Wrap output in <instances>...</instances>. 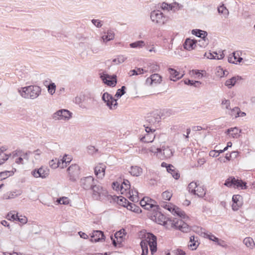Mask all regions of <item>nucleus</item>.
Returning <instances> with one entry per match:
<instances>
[{"label":"nucleus","mask_w":255,"mask_h":255,"mask_svg":"<svg viewBox=\"0 0 255 255\" xmlns=\"http://www.w3.org/2000/svg\"><path fill=\"white\" fill-rule=\"evenodd\" d=\"M156 237L153 234L147 233L145 235L144 239L142 240L140 245L142 249L141 255H147L148 252V246L149 247L152 255L157 251Z\"/></svg>","instance_id":"1"},{"label":"nucleus","mask_w":255,"mask_h":255,"mask_svg":"<svg viewBox=\"0 0 255 255\" xmlns=\"http://www.w3.org/2000/svg\"><path fill=\"white\" fill-rule=\"evenodd\" d=\"M20 95L24 99L35 100L41 94V88L37 85H30L18 89Z\"/></svg>","instance_id":"2"},{"label":"nucleus","mask_w":255,"mask_h":255,"mask_svg":"<svg viewBox=\"0 0 255 255\" xmlns=\"http://www.w3.org/2000/svg\"><path fill=\"white\" fill-rule=\"evenodd\" d=\"M150 18L152 22L159 26L166 24L168 21V17L159 10L151 11Z\"/></svg>","instance_id":"3"},{"label":"nucleus","mask_w":255,"mask_h":255,"mask_svg":"<svg viewBox=\"0 0 255 255\" xmlns=\"http://www.w3.org/2000/svg\"><path fill=\"white\" fill-rule=\"evenodd\" d=\"M72 117V113L68 110L61 109L55 112L52 116L54 120L68 121Z\"/></svg>","instance_id":"4"},{"label":"nucleus","mask_w":255,"mask_h":255,"mask_svg":"<svg viewBox=\"0 0 255 255\" xmlns=\"http://www.w3.org/2000/svg\"><path fill=\"white\" fill-rule=\"evenodd\" d=\"M166 224L171 226V229H176L183 232H187L189 230L188 225L181 219H174L169 221Z\"/></svg>","instance_id":"5"},{"label":"nucleus","mask_w":255,"mask_h":255,"mask_svg":"<svg viewBox=\"0 0 255 255\" xmlns=\"http://www.w3.org/2000/svg\"><path fill=\"white\" fill-rule=\"evenodd\" d=\"M91 189L93 191L92 196L93 198L96 200H100L107 194V190L99 185L95 184Z\"/></svg>","instance_id":"6"},{"label":"nucleus","mask_w":255,"mask_h":255,"mask_svg":"<svg viewBox=\"0 0 255 255\" xmlns=\"http://www.w3.org/2000/svg\"><path fill=\"white\" fill-rule=\"evenodd\" d=\"M224 185L228 187H241L242 189H246L247 188L245 183H244L241 180L236 179L234 177H230L228 178L225 181Z\"/></svg>","instance_id":"7"},{"label":"nucleus","mask_w":255,"mask_h":255,"mask_svg":"<svg viewBox=\"0 0 255 255\" xmlns=\"http://www.w3.org/2000/svg\"><path fill=\"white\" fill-rule=\"evenodd\" d=\"M31 174L35 178L45 179L49 175V169L46 166H42L39 168L33 170L31 171Z\"/></svg>","instance_id":"8"},{"label":"nucleus","mask_w":255,"mask_h":255,"mask_svg":"<svg viewBox=\"0 0 255 255\" xmlns=\"http://www.w3.org/2000/svg\"><path fill=\"white\" fill-rule=\"evenodd\" d=\"M102 99L110 109L115 110L117 108L118 103L117 100L111 95L108 93H105L103 95Z\"/></svg>","instance_id":"9"},{"label":"nucleus","mask_w":255,"mask_h":255,"mask_svg":"<svg viewBox=\"0 0 255 255\" xmlns=\"http://www.w3.org/2000/svg\"><path fill=\"white\" fill-rule=\"evenodd\" d=\"M161 206L170 211L174 215L176 214L183 218H184L185 217V213L184 211L173 205L167 203H163Z\"/></svg>","instance_id":"10"},{"label":"nucleus","mask_w":255,"mask_h":255,"mask_svg":"<svg viewBox=\"0 0 255 255\" xmlns=\"http://www.w3.org/2000/svg\"><path fill=\"white\" fill-rule=\"evenodd\" d=\"M69 175V179L72 181H75L80 174V167L76 164H72L67 169Z\"/></svg>","instance_id":"11"},{"label":"nucleus","mask_w":255,"mask_h":255,"mask_svg":"<svg viewBox=\"0 0 255 255\" xmlns=\"http://www.w3.org/2000/svg\"><path fill=\"white\" fill-rule=\"evenodd\" d=\"M81 185L86 190L91 189L95 183L94 178L91 176L83 178L81 179Z\"/></svg>","instance_id":"12"},{"label":"nucleus","mask_w":255,"mask_h":255,"mask_svg":"<svg viewBox=\"0 0 255 255\" xmlns=\"http://www.w3.org/2000/svg\"><path fill=\"white\" fill-rule=\"evenodd\" d=\"M101 78L103 82L107 85L110 86H115L117 83L116 76H110L106 74H102L101 75Z\"/></svg>","instance_id":"13"},{"label":"nucleus","mask_w":255,"mask_h":255,"mask_svg":"<svg viewBox=\"0 0 255 255\" xmlns=\"http://www.w3.org/2000/svg\"><path fill=\"white\" fill-rule=\"evenodd\" d=\"M106 166L103 163H99L94 168V173L97 178L103 179L105 175Z\"/></svg>","instance_id":"14"},{"label":"nucleus","mask_w":255,"mask_h":255,"mask_svg":"<svg viewBox=\"0 0 255 255\" xmlns=\"http://www.w3.org/2000/svg\"><path fill=\"white\" fill-rule=\"evenodd\" d=\"M86 96L82 94L77 95L74 99L73 102L82 109H87L88 106L85 104Z\"/></svg>","instance_id":"15"},{"label":"nucleus","mask_w":255,"mask_h":255,"mask_svg":"<svg viewBox=\"0 0 255 255\" xmlns=\"http://www.w3.org/2000/svg\"><path fill=\"white\" fill-rule=\"evenodd\" d=\"M160 150H161V153H160V157H159L162 159L169 158L173 155V150L168 146H162L160 147Z\"/></svg>","instance_id":"16"},{"label":"nucleus","mask_w":255,"mask_h":255,"mask_svg":"<svg viewBox=\"0 0 255 255\" xmlns=\"http://www.w3.org/2000/svg\"><path fill=\"white\" fill-rule=\"evenodd\" d=\"M232 201V209L234 211H237L243 205V198L240 195H233Z\"/></svg>","instance_id":"17"},{"label":"nucleus","mask_w":255,"mask_h":255,"mask_svg":"<svg viewBox=\"0 0 255 255\" xmlns=\"http://www.w3.org/2000/svg\"><path fill=\"white\" fill-rule=\"evenodd\" d=\"M12 158H15L14 161L16 164H23V160L25 159L28 160V156L27 153H22L21 152H18V153H13Z\"/></svg>","instance_id":"18"},{"label":"nucleus","mask_w":255,"mask_h":255,"mask_svg":"<svg viewBox=\"0 0 255 255\" xmlns=\"http://www.w3.org/2000/svg\"><path fill=\"white\" fill-rule=\"evenodd\" d=\"M155 219L156 222H157L158 224L163 225L167 229H171V226L168 225V224H166V223L169 221H173V220L171 219H168L167 220H165V218L164 216L160 214H157Z\"/></svg>","instance_id":"19"},{"label":"nucleus","mask_w":255,"mask_h":255,"mask_svg":"<svg viewBox=\"0 0 255 255\" xmlns=\"http://www.w3.org/2000/svg\"><path fill=\"white\" fill-rule=\"evenodd\" d=\"M161 81V77L158 74H154L146 80V84L151 85L152 84L160 83Z\"/></svg>","instance_id":"20"},{"label":"nucleus","mask_w":255,"mask_h":255,"mask_svg":"<svg viewBox=\"0 0 255 255\" xmlns=\"http://www.w3.org/2000/svg\"><path fill=\"white\" fill-rule=\"evenodd\" d=\"M168 71L170 75L169 79L171 81H176L181 78L183 76V74L180 75L179 72L173 68H168Z\"/></svg>","instance_id":"21"},{"label":"nucleus","mask_w":255,"mask_h":255,"mask_svg":"<svg viewBox=\"0 0 255 255\" xmlns=\"http://www.w3.org/2000/svg\"><path fill=\"white\" fill-rule=\"evenodd\" d=\"M241 130L237 127L231 128H229L226 133L231 137L237 138L240 136Z\"/></svg>","instance_id":"22"},{"label":"nucleus","mask_w":255,"mask_h":255,"mask_svg":"<svg viewBox=\"0 0 255 255\" xmlns=\"http://www.w3.org/2000/svg\"><path fill=\"white\" fill-rule=\"evenodd\" d=\"M243 60L242 57H240L238 52H233L230 54L228 57V62L231 63L238 64L241 62Z\"/></svg>","instance_id":"23"},{"label":"nucleus","mask_w":255,"mask_h":255,"mask_svg":"<svg viewBox=\"0 0 255 255\" xmlns=\"http://www.w3.org/2000/svg\"><path fill=\"white\" fill-rule=\"evenodd\" d=\"M104 235L103 233L101 231H94L91 236V241L92 242H97L104 240Z\"/></svg>","instance_id":"24"},{"label":"nucleus","mask_w":255,"mask_h":255,"mask_svg":"<svg viewBox=\"0 0 255 255\" xmlns=\"http://www.w3.org/2000/svg\"><path fill=\"white\" fill-rule=\"evenodd\" d=\"M197 40L187 38L184 43V48L189 51L194 49L196 46Z\"/></svg>","instance_id":"25"},{"label":"nucleus","mask_w":255,"mask_h":255,"mask_svg":"<svg viewBox=\"0 0 255 255\" xmlns=\"http://www.w3.org/2000/svg\"><path fill=\"white\" fill-rule=\"evenodd\" d=\"M242 79L241 77L237 76L235 77H233L231 78L226 81L225 83V85L227 86L228 88L230 89L232 88L236 83L239 80H241Z\"/></svg>","instance_id":"26"},{"label":"nucleus","mask_w":255,"mask_h":255,"mask_svg":"<svg viewBox=\"0 0 255 255\" xmlns=\"http://www.w3.org/2000/svg\"><path fill=\"white\" fill-rule=\"evenodd\" d=\"M130 188L129 182L128 180H124L120 185V192L122 194H127Z\"/></svg>","instance_id":"27"},{"label":"nucleus","mask_w":255,"mask_h":255,"mask_svg":"<svg viewBox=\"0 0 255 255\" xmlns=\"http://www.w3.org/2000/svg\"><path fill=\"white\" fill-rule=\"evenodd\" d=\"M155 138V134L154 133H146L143 136L140 138L141 141L143 142H151L153 141Z\"/></svg>","instance_id":"28"},{"label":"nucleus","mask_w":255,"mask_h":255,"mask_svg":"<svg viewBox=\"0 0 255 255\" xmlns=\"http://www.w3.org/2000/svg\"><path fill=\"white\" fill-rule=\"evenodd\" d=\"M128 194L129 195V196H128V197L129 198L130 201L133 202L138 201V193L136 190L130 189L128 191Z\"/></svg>","instance_id":"29"},{"label":"nucleus","mask_w":255,"mask_h":255,"mask_svg":"<svg viewBox=\"0 0 255 255\" xmlns=\"http://www.w3.org/2000/svg\"><path fill=\"white\" fill-rule=\"evenodd\" d=\"M124 206L126 207L128 210L135 213H138L141 212V210L139 207L133 203H130L128 202L127 203H126V205H124Z\"/></svg>","instance_id":"30"},{"label":"nucleus","mask_w":255,"mask_h":255,"mask_svg":"<svg viewBox=\"0 0 255 255\" xmlns=\"http://www.w3.org/2000/svg\"><path fill=\"white\" fill-rule=\"evenodd\" d=\"M129 172L130 174L133 176H139L141 174L142 172V169L139 166H132L130 167Z\"/></svg>","instance_id":"31"},{"label":"nucleus","mask_w":255,"mask_h":255,"mask_svg":"<svg viewBox=\"0 0 255 255\" xmlns=\"http://www.w3.org/2000/svg\"><path fill=\"white\" fill-rule=\"evenodd\" d=\"M115 33L112 30H109L102 36V38L104 42H106L114 39Z\"/></svg>","instance_id":"32"},{"label":"nucleus","mask_w":255,"mask_h":255,"mask_svg":"<svg viewBox=\"0 0 255 255\" xmlns=\"http://www.w3.org/2000/svg\"><path fill=\"white\" fill-rule=\"evenodd\" d=\"M229 74V72L226 70H224L221 66H218L216 68L215 74L219 78L226 77Z\"/></svg>","instance_id":"33"},{"label":"nucleus","mask_w":255,"mask_h":255,"mask_svg":"<svg viewBox=\"0 0 255 255\" xmlns=\"http://www.w3.org/2000/svg\"><path fill=\"white\" fill-rule=\"evenodd\" d=\"M166 170L168 173H170L172 175V177L174 178L175 179L179 178V174L175 170V168L173 165L168 164V166H166Z\"/></svg>","instance_id":"34"},{"label":"nucleus","mask_w":255,"mask_h":255,"mask_svg":"<svg viewBox=\"0 0 255 255\" xmlns=\"http://www.w3.org/2000/svg\"><path fill=\"white\" fill-rule=\"evenodd\" d=\"M146 202H154V201L149 199L148 197H144L140 201V206L143 207L144 209L146 210H149L151 209V204H146Z\"/></svg>","instance_id":"35"},{"label":"nucleus","mask_w":255,"mask_h":255,"mask_svg":"<svg viewBox=\"0 0 255 255\" xmlns=\"http://www.w3.org/2000/svg\"><path fill=\"white\" fill-rule=\"evenodd\" d=\"M192 34L195 35L201 39L206 38V36H207V32L206 31L200 29L192 30Z\"/></svg>","instance_id":"36"},{"label":"nucleus","mask_w":255,"mask_h":255,"mask_svg":"<svg viewBox=\"0 0 255 255\" xmlns=\"http://www.w3.org/2000/svg\"><path fill=\"white\" fill-rule=\"evenodd\" d=\"M196 188L197 190H195L196 191L193 194L199 197H203L206 194L205 190L203 187L198 185Z\"/></svg>","instance_id":"37"},{"label":"nucleus","mask_w":255,"mask_h":255,"mask_svg":"<svg viewBox=\"0 0 255 255\" xmlns=\"http://www.w3.org/2000/svg\"><path fill=\"white\" fill-rule=\"evenodd\" d=\"M15 171L16 169H14V170L11 171H5L0 172V180H2L8 176L12 175Z\"/></svg>","instance_id":"38"},{"label":"nucleus","mask_w":255,"mask_h":255,"mask_svg":"<svg viewBox=\"0 0 255 255\" xmlns=\"http://www.w3.org/2000/svg\"><path fill=\"white\" fill-rule=\"evenodd\" d=\"M205 56H206L207 58L210 59H218L220 60L222 59L224 57V54L223 53V52H221V53L219 55V56H217L216 57V56H214V53H205Z\"/></svg>","instance_id":"39"},{"label":"nucleus","mask_w":255,"mask_h":255,"mask_svg":"<svg viewBox=\"0 0 255 255\" xmlns=\"http://www.w3.org/2000/svg\"><path fill=\"white\" fill-rule=\"evenodd\" d=\"M243 243L248 248H250L251 249H253L255 245V243L253 239L251 237H247L245 238L243 241Z\"/></svg>","instance_id":"40"},{"label":"nucleus","mask_w":255,"mask_h":255,"mask_svg":"<svg viewBox=\"0 0 255 255\" xmlns=\"http://www.w3.org/2000/svg\"><path fill=\"white\" fill-rule=\"evenodd\" d=\"M183 5L177 2L170 3V11L175 12L182 8Z\"/></svg>","instance_id":"41"},{"label":"nucleus","mask_w":255,"mask_h":255,"mask_svg":"<svg viewBox=\"0 0 255 255\" xmlns=\"http://www.w3.org/2000/svg\"><path fill=\"white\" fill-rule=\"evenodd\" d=\"M145 46V43L142 40H139L129 44V46L132 48H141Z\"/></svg>","instance_id":"42"},{"label":"nucleus","mask_w":255,"mask_h":255,"mask_svg":"<svg viewBox=\"0 0 255 255\" xmlns=\"http://www.w3.org/2000/svg\"><path fill=\"white\" fill-rule=\"evenodd\" d=\"M221 106L223 109L229 110L231 108V102L229 100L223 98L222 99Z\"/></svg>","instance_id":"43"},{"label":"nucleus","mask_w":255,"mask_h":255,"mask_svg":"<svg viewBox=\"0 0 255 255\" xmlns=\"http://www.w3.org/2000/svg\"><path fill=\"white\" fill-rule=\"evenodd\" d=\"M239 110L240 108L237 107H234L233 109L230 108V109L229 110V112H228V114L231 117L237 118L239 117Z\"/></svg>","instance_id":"44"},{"label":"nucleus","mask_w":255,"mask_h":255,"mask_svg":"<svg viewBox=\"0 0 255 255\" xmlns=\"http://www.w3.org/2000/svg\"><path fill=\"white\" fill-rule=\"evenodd\" d=\"M17 215V213L15 211H11L7 214L6 218L11 221H16Z\"/></svg>","instance_id":"45"},{"label":"nucleus","mask_w":255,"mask_h":255,"mask_svg":"<svg viewBox=\"0 0 255 255\" xmlns=\"http://www.w3.org/2000/svg\"><path fill=\"white\" fill-rule=\"evenodd\" d=\"M146 72L147 71L144 70L142 68H138L135 69L130 70L129 72V74L130 76L133 75H138L143 74L144 73Z\"/></svg>","instance_id":"46"},{"label":"nucleus","mask_w":255,"mask_h":255,"mask_svg":"<svg viewBox=\"0 0 255 255\" xmlns=\"http://www.w3.org/2000/svg\"><path fill=\"white\" fill-rule=\"evenodd\" d=\"M127 59V57L124 55H119L116 58L113 60V62L116 64H119L124 62Z\"/></svg>","instance_id":"47"},{"label":"nucleus","mask_w":255,"mask_h":255,"mask_svg":"<svg viewBox=\"0 0 255 255\" xmlns=\"http://www.w3.org/2000/svg\"><path fill=\"white\" fill-rule=\"evenodd\" d=\"M173 195L172 192L169 190H166L162 193V198L165 200L169 201Z\"/></svg>","instance_id":"48"},{"label":"nucleus","mask_w":255,"mask_h":255,"mask_svg":"<svg viewBox=\"0 0 255 255\" xmlns=\"http://www.w3.org/2000/svg\"><path fill=\"white\" fill-rule=\"evenodd\" d=\"M218 11L219 13L223 14L225 17H227L229 13L228 9L224 5L220 6L218 7Z\"/></svg>","instance_id":"49"},{"label":"nucleus","mask_w":255,"mask_h":255,"mask_svg":"<svg viewBox=\"0 0 255 255\" xmlns=\"http://www.w3.org/2000/svg\"><path fill=\"white\" fill-rule=\"evenodd\" d=\"M198 185H197V183L195 182H191L188 186V191L191 193H195V188L197 187Z\"/></svg>","instance_id":"50"},{"label":"nucleus","mask_w":255,"mask_h":255,"mask_svg":"<svg viewBox=\"0 0 255 255\" xmlns=\"http://www.w3.org/2000/svg\"><path fill=\"white\" fill-rule=\"evenodd\" d=\"M56 85L54 83H51L48 86V93L51 95H53L56 91Z\"/></svg>","instance_id":"51"},{"label":"nucleus","mask_w":255,"mask_h":255,"mask_svg":"<svg viewBox=\"0 0 255 255\" xmlns=\"http://www.w3.org/2000/svg\"><path fill=\"white\" fill-rule=\"evenodd\" d=\"M190 244L188 245L191 248H192V250H195L198 244L196 243V242L195 241V237L194 236H191L190 237Z\"/></svg>","instance_id":"52"},{"label":"nucleus","mask_w":255,"mask_h":255,"mask_svg":"<svg viewBox=\"0 0 255 255\" xmlns=\"http://www.w3.org/2000/svg\"><path fill=\"white\" fill-rule=\"evenodd\" d=\"M204 237L208 238L211 241H212L216 243L219 240V238L215 237L214 235L212 234L211 233H204Z\"/></svg>","instance_id":"53"},{"label":"nucleus","mask_w":255,"mask_h":255,"mask_svg":"<svg viewBox=\"0 0 255 255\" xmlns=\"http://www.w3.org/2000/svg\"><path fill=\"white\" fill-rule=\"evenodd\" d=\"M149 151L151 152L154 153V154L156 153L158 157H160V153H161L160 148H156L154 146H151L149 148Z\"/></svg>","instance_id":"54"},{"label":"nucleus","mask_w":255,"mask_h":255,"mask_svg":"<svg viewBox=\"0 0 255 255\" xmlns=\"http://www.w3.org/2000/svg\"><path fill=\"white\" fill-rule=\"evenodd\" d=\"M126 89V87L123 86L122 87L121 89H119L117 90V93L115 95V97L117 98H121L123 95L125 93V89Z\"/></svg>","instance_id":"55"},{"label":"nucleus","mask_w":255,"mask_h":255,"mask_svg":"<svg viewBox=\"0 0 255 255\" xmlns=\"http://www.w3.org/2000/svg\"><path fill=\"white\" fill-rule=\"evenodd\" d=\"M49 165L53 169H56L59 167L58 159L55 158V159L51 160L49 162Z\"/></svg>","instance_id":"56"},{"label":"nucleus","mask_w":255,"mask_h":255,"mask_svg":"<svg viewBox=\"0 0 255 255\" xmlns=\"http://www.w3.org/2000/svg\"><path fill=\"white\" fill-rule=\"evenodd\" d=\"M56 202L58 204H63V205H67L69 203V200L67 197H63L62 198H60L56 200Z\"/></svg>","instance_id":"57"},{"label":"nucleus","mask_w":255,"mask_h":255,"mask_svg":"<svg viewBox=\"0 0 255 255\" xmlns=\"http://www.w3.org/2000/svg\"><path fill=\"white\" fill-rule=\"evenodd\" d=\"M208 43V40L206 38L201 39L197 41V43H196V45H199L202 47H205Z\"/></svg>","instance_id":"58"},{"label":"nucleus","mask_w":255,"mask_h":255,"mask_svg":"<svg viewBox=\"0 0 255 255\" xmlns=\"http://www.w3.org/2000/svg\"><path fill=\"white\" fill-rule=\"evenodd\" d=\"M16 221L19 222L21 225H24L27 223L28 220L25 216H18L17 215Z\"/></svg>","instance_id":"59"},{"label":"nucleus","mask_w":255,"mask_h":255,"mask_svg":"<svg viewBox=\"0 0 255 255\" xmlns=\"http://www.w3.org/2000/svg\"><path fill=\"white\" fill-rule=\"evenodd\" d=\"M91 21L92 23L98 28L101 27L103 25V22L99 19H93Z\"/></svg>","instance_id":"60"},{"label":"nucleus","mask_w":255,"mask_h":255,"mask_svg":"<svg viewBox=\"0 0 255 255\" xmlns=\"http://www.w3.org/2000/svg\"><path fill=\"white\" fill-rule=\"evenodd\" d=\"M160 8H161L162 10H167L169 11H170V4L166 2H162L160 4Z\"/></svg>","instance_id":"61"},{"label":"nucleus","mask_w":255,"mask_h":255,"mask_svg":"<svg viewBox=\"0 0 255 255\" xmlns=\"http://www.w3.org/2000/svg\"><path fill=\"white\" fill-rule=\"evenodd\" d=\"M174 255H185V252L181 249H176L172 251Z\"/></svg>","instance_id":"62"},{"label":"nucleus","mask_w":255,"mask_h":255,"mask_svg":"<svg viewBox=\"0 0 255 255\" xmlns=\"http://www.w3.org/2000/svg\"><path fill=\"white\" fill-rule=\"evenodd\" d=\"M61 159L68 164L71 162V161L72 160V158L71 157V156L65 154L64 156Z\"/></svg>","instance_id":"63"},{"label":"nucleus","mask_w":255,"mask_h":255,"mask_svg":"<svg viewBox=\"0 0 255 255\" xmlns=\"http://www.w3.org/2000/svg\"><path fill=\"white\" fill-rule=\"evenodd\" d=\"M121 184L118 182H115L113 183L112 186L114 189L117 191H120Z\"/></svg>","instance_id":"64"}]
</instances>
